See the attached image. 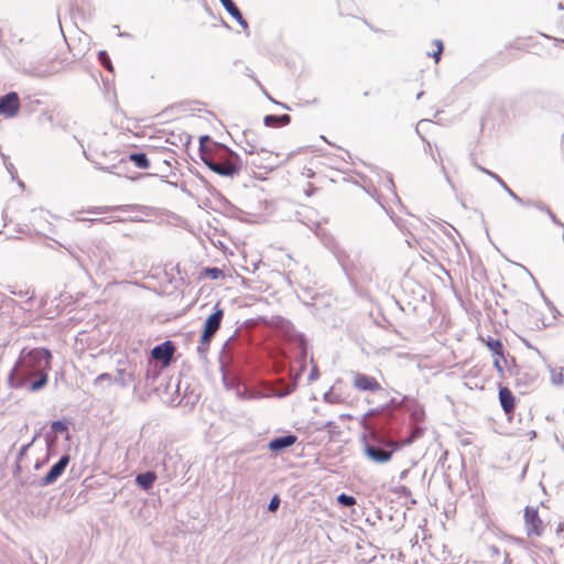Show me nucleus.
Here are the masks:
<instances>
[{
    "instance_id": "f257e3e1",
    "label": "nucleus",
    "mask_w": 564,
    "mask_h": 564,
    "mask_svg": "<svg viewBox=\"0 0 564 564\" xmlns=\"http://www.w3.org/2000/svg\"><path fill=\"white\" fill-rule=\"evenodd\" d=\"M52 354L46 348L23 349L10 371L8 382L13 389L22 388L29 379L36 377L30 384L31 391H37L47 383V369L51 368Z\"/></svg>"
},
{
    "instance_id": "f03ea898",
    "label": "nucleus",
    "mask_w": 564,
    "mask_h": 564,
    "mask_svg": "<svg viewBox=\"0 0 564 564\" xmlns=\"http://www.w3.org/2000/svg\"><path fill=\"white\" fill-rule=\"evenodd\" d=\"M524 529L529 539H535L543 535L550 520L545 521L540 514L536 508L525 507L524 509Z\"/></svg>"
},
{
    "instance_id": "7ed1b4c3",
    "label": "nucleus",
    "mask_w": 564,
    "mask_h": 564,
    "mask_svg": "<svg viewBox=\"0 0 564 564\" xmlns=\"http://www.w3.org/2000/svg\"><path fill=\"white\" fill-rule=\"evenodd\" d=\"M224 314V310L219 306V303H217L215 305L214 313L209 315L205 321L203 333L199 340L200 346H209L210 340L213 339L217 330L220 328Z\"/></svg>"
},
{
    "instance_id": "20e7f679",
    "label": "nucleus",
    "mask_w": 564,
    "mask_h": 564,
    "mask_svg": "<svg viewBox=\"0 0 564 564\" xmlns=\"http://www.w3.org/2000/svg\"><path fill=\"white\" fill-rule=\"evenodd\" d=\"M484 343L491 352L494 368L500 376H503L507 361L502 341L500 339L489 337L484 340Z\"/></svg>"
},
{
    "instance_id": "39448f33",
    "label": "nucleus",
    "mask_w": 564,
    "mask_h": 564,
    "mask_svg": "<svg viewBox=\"0 0 564 564\" xmlns=\"http://www.w3.org/2000/svg\"><path fill=\"white\" fill-rule=\"evenodd\" d=\"M299 444V438L294 434H284L272 438L268 443V448L272 454L280 455L285 453L290 447Z\"/></svg>"
},
{
    "instance_id": "423d86ee",
    "label": "nucleus",
    "mask_w": 564,
    "mask_h": 564,
    "mask_svg": "<svg viewBox=\"0 0 564 564\" xmlns=\"http://www.w3.org/2000/svg\"><path fill=\"white\" fill-rule=\"evenodd\" d=\"M352 387L359 391L377 392L381 390V384L375 377L361 372L354 373Z\"/></svg>"
},
{
    "instance_id": "0eeeda50",
    "label": "nucleus",
    "mask_w": 564,
    "mask_h": 564,
    "mask_svg": "<svg viewBox=\"0 0 564 564\" xmlns=\"http://www.w3.org/2000/svg\"><path fill=\"white\" fill-rule=\"evenodd\" d=\"M20 110V98L17 93H9L0 97V115L12 118Z\"/></svg>"
},
{
    "instance_id": "6e6552de",
    "label": "nucleus",
    "mask_w": 564,
    "mask_h": 564,
    "mask_svg": "<svg viewBox=\"0 0 564 564\" xmlns=\"http://www.w3.org/2000/svg\"><path fill=\"white\" fill-rule=\"evenodd\" d=\"M175 352V347L172 344V341L166 340L162 343L161 345L155 346L152 351L151 356L153 359L162 361L164 366H169L173 355Z\"/></svg>"
},
{
    "instance_id": "1a4fd4ad",
    "label": "nucleus",
    "mask_w": 564,
    "mask_h": 564,
    "mask_svg": "<svg viewBox=\"0 0 564 564\" xmlns=\"http://www.w3.org/2000/svg\"><path fill=\"white\" fill-rule=\"evenodd\" d=\"M207 166L214 171L215 173L223 176H232L238 173L239 169L235 163L229 160L225 161H215V160H205Z\"/></svg>"
},
{
    "instance_id": "9d476101",
    "label": "nucleus",
    "mask_w": 564,
    "mask_h": 564,
    "mask_svg": "<svg viewBox=\"0 0 564 564\" xmlns=\"http://www.w3.org/2000/svg\"><path fill=\"white\" fill-rule=\"evenodd\" d=\"M499 402L507 415L513 414L516 410V397L508 387L499 388Z\"/></svg>"
},
{
    "instance_id": "9b49d317",
    "label": "nucleus",
    "mask_w": 564,
    "mask_h": 564,
    "mask_svg": "<svg viewBox=\"0 0 564 564\" xmlns=\"http://www.w3.org/2000/svg\"><path fill=\"white\" fill-rule=\"evenodd\" d=\"M264 156L270 160L272 159V154L268 151H261L259 153H257L252 159H251V164L252 166H254L256 169L258 170H262L263 173H267L269 171H272L273 167H274V163L273 162H269V163H265V161H263Z\"/></svg>"
},
{
    "instance_id": "f8f14e48",
    "label": "nucleus",
    "mask_w": 564,
    "mask_h": 564,
    "mask_svg": "<svg viewBox=\"0 0 564 564\" xmlns=\"http://www.w3.org/2000/svg\"><path fill=\"white\" fill-rule=\"evenodd\" d=\"M69 460H57L43 479L44 485L54 482L65 470Z\"/></svg>"
},
{
    "instance_id": "ddd939ff",
    "label": "nucleus",
    "mask_w": 564,
    "mask_h": 564,
    "mask_svg": "<svg viewBox=\"0 0 564 564\" xmlns=\"http://www.w3.org/2000/svg\"><path fill=\"white\" fill-rule=\"evenodd\" d=\"M221 2V4L225 7V9L227 10V12L239 23L241 24L242 26L247 28L248 26V23L247 21L243 19L241 12L239 11V9L236 7V4L232 2V0H219Z\"/></svg>"
},
{
    "instance_id": "4468645a",
    "label": "nucleus",
    "mask_w": 564,
    "mask_h": 564,
    "mask_svg": "<svg viewBox=\"0 0 564 564\" xmlns=\"http://www.w3.org/2000/svg\"><path fill=\"white\" fill-rule=\"evenodd\" d=\"M264 124L267 127H283L291 122V117L289 115H281V116H274V115H268L264 117Z\"/></svg>"
},
{
    "instance_id": "2eb2a0df",
    "label": "nucleus",
    "mask_w": 564,
    "mask_h": 564,
    "mask_svg": "<svg viewBox=\"0 0 564 564\" xmlns=\"http://www.w3.org/2000/svg\"><path fill=\"white\" fill-rule=\"evenodd\" d=\"M156 479V475L153 471H147L139 474L135 478L137 484L144 490L150 489Z\"/></svg>"
},
{
    "instance_id": "dca6fc26",
    "label": "nucleus",
    "mask_w": 564,
    "mask_h": 564,
    "mask_svg": "<svg viewBox=\"0 0 564 564\" xmlns=\"http://www.w3.org/2000/svg\"><path fill=\"white\" fill-rule=\"evenodd\" d=\"M129 160L139 169L147 170L150 167V161L144 153H132L129 155Z\"/></svg>"
},
{
    "instance_id": "f3484780",
    "label": "nucleus",
    "mask_w": 564,
    "mask_h": 564,
    "mask_svg": "<svg viewBox=\"0 0 564 564\" xmlns=\"http://www.w3.org/2000/svg\"><path fill=\"white\" fill-rule=\"evenodd\" d=\"M433 50L429 52L427 55L431 56L434 62L437 64L441 61V55L444 51V45L441 40H434L432 42Z\"/></svg>"
},
{
    "instance_id": "a211bd4d",
    "label": "nucleus",
    "mask_w": 564,
    "mask_h": 564,
    "mask_svg": "<svg viewBox=\"0 0 564 564\" xmlns=\"http://www.w3.org/2000/svg\"><path fill=\"white\" fill-rule=\"evenodd\" d=\"M367 453L371 458H380V459L390 458V455H391L390 452H387L380 447H373V446H368Z\"/></svg>"
},
{
    "instance_id": "6ab92c4d",
    "label": "nucleus",
    "mask_w": 564,
    "mask_h": 564,
    "mask_svg": "<svg viewBox=\"0 0 564 564\" xmlns=\"http://www.w3.org/2000/svg\"><path fill=\"white\" fill-rule=\"evenodd\" d=\"M98 61L110 73L113 72V65H112L111 59H110V57H109V55L107 54L106 51H100L98 53Z\"/></svg>"
},
{
    "instance_id": "aec40b11",
    "label": "nucleus",
    "mask_w": 564,
    "mask_h": 564,
    "mask_svg": "<svg viewBox=\"0 0 564 564\" xmlns=\"http://www.w3.org/2000/svg\"><path fill=\"white\" fill-rule=\"evenodd\" d=\"M68 424L69 423L67 421H55L52 423L51 429L55 434H64L68 431Z\"/></svg>"
},
{
    "instance_id": "412c9836",
    "label": "nucleus",
    "mask_w": 564,
    "mask_h": 564,
    "mask_svg": "<svg viewBox=\"0 0 564 564\" xmlns=\"http://www.w3.org/2000/svg\"><path fill=\"white\" fill-rule=\"evenodd\" d=\"M338 503L345 506V507H352L356 505V499L352 496H348L346 494H340L337 497Z\"/></svg>"
},
{
    "instance_id": "4be33fe9",
    "label": "nucleus",
    "mask_w": 564,
    "mask_h": 564,
    "mask_svg": "<svg viewBox=\"0 0 564 564\" xmlns=\"http://www.w3.org/2000/svg\"><path fill=\"white\" fill-rule=\"evenodd\" d=\"M204 274L213 280L224 278V272L218 268H206Z\"/></svg>"
},
{
    "instance_id": "5701e85b",
    "label": "nucleus",
    "mask_w": 564,
    "mask_h": 564,
    "mask_svg": "<svg viewBox=\"0 0 564 564\" xmlns=\"http://www.w3.org/2000/svg\"><path fill=\"white\" fill-rule=\"evenodd\" d=\"M102 381H107L108 383H111V382H112V376H111L110 373H107V372L101 373V375H99V376L95 379L94 383H95V384H98V383H100V382H102Z\"/></svg>"
},
{
    "instance_id": "b1692460",
    "label": "nucleus",
    "mask_w": 564,
    "mask_h": 564,
    "mask_svg": "<svg viewBox=\"0 0 564 564\" xmlns=\"http://www.w3.org/2000/svg\"><path fill=\"white\" fill-rule=\"evenodd\" d=\"M412 416L416 422H421L424 419V410L422 408H416L412 412Z\"/></svg>"
},
{
    "instance_id": "393cba45",
    "label": "nucleus",
    "mask_w": 564,
    "mask_h": 564,
    "mask_svg": "<svg viewBox=\"0 0 564 564\" xmlns=\"http://www.w3.org/2000/svg\"><path fill=\"white\" fill-rule=\"evenodd\" d=\"M279 506H280V498L278 496H274L269 503V510L271 512H274L279 508Z\"/></svg>"
},
{
    "instance_id": "a878e982",
    "label": "nucleus",
    "mask_w": 564,
    "mask_h": 564,
    "mask_svg": "<svg viewBox=\"0 0 564 564\" xmlns=\"http://www.w3.org/2000/svg\"><path fill=\"white\" fill-rule=\"evenodd\" d=\"M530 44L528 42H523L521 40H518L514 44L516 48H528Z\"/></svg>"
},
{
    "instance_id": "bb28decb",
    "label": "nucleus",
    "mask_w": 564,
    "mask_h": 564,
    "mask_svg": "<svg viewBox=\"0 0 564 564\" xmlns=\"http://www.w3.org/2000/svg\"><path fill=\"white\" fill-rule=\"evenodd\" d=\"M563 531H564V522L558 520L557 525H556V534L560 535L563 533Z\"/></svg>"
},
{
    "instance_id": "cd10ccee",
    "label": "nucleus",
    "mask_w": 564,
    "mask_h": 564,
    "mask_svg": "<svg viewBox=\"0 0 564 564\" xmlns=\"http://www.w3.org/2000/svg\"><path fill=\"white\" fill-rule=\"evenodd\" d=\"M118 373L120 376H127L129 379H132V375L131 373H127L126 370H118Z\"/></svg>"
},
{
    "instance_id": "c85d7f7f",
    "label": "nucleus",
    "mask_w": 564,
    "mask_h": 564,
    "mask_svg": "<svg viewBox=\"0 0 564 564\" xmlns=\"http://www.w3.org/2000/svg\"><path fill=\"white\" fill-rule=\"evenodd\" d=\"M398 492H400V494L408 492V489L404 486H400L398 489Z\"/></svg>"
},
{
    "instance_id": "c756f323",
    "label": "nucleus",
    "mask_w": 564,
    "mask_h": 564,
    "mask_svg": "<svg viewBox=\"0 0 564 564\" xmlns=\"http://www.w3.org/2000/svg\"><path fill=\"white\" fill-rule=\"evenodd\" d=\"M529 436H530V440H533V438L536 436V434H535V432H534V431H531V432L529 433Z\"/></svg>"
},
{
    "instance_id": "7c9ffc66",
    "label": "nucleus",
    "mask_w": 564,
    "mask_h": 564,
    "mask_svg": "<svg viewBox=\"0 0 564 564\" xmlns=\"http://www.w3.org/2000/svg\"><path fill=\"white\" fill-rule=\"evenodd\" d=\"M65 67H66V64L62 61V62L59 63V67H58V69H65Z\"/></svg>"
},
{
    "instance_id": "2f4dec72",
    "label": "nucleus",
    "mask_w": 564,
    "mask_h": 564,
    "mask_svg": "<svg viewBox=\"0 0 564 564\" xmlns=\"http://www.w3.org/2000/svg\"><path fill=\"white\" fill-rule=\"evenodd\" d=\"M546 212L550 216L554 217L553 214L551 213V210L549 208H546Z\"/></svg>"
},
{
    "instance_id": "473e14b6",
    "label": "nucleus",
    "mask_w": 564,
    "mask_h": 564,
    "mask_svg": "<svg viewBox=\"0 0 564 564\" xmlns=\"http://www.w3.org/2000/svg\"><path fill=\"white\" fill-rule=\"evenodd\" d=\"M555 41H556V42H561V43H563V44H564V39H561V40L555 39Z\"/></svg>"
},
{
    "instance_id": "72a5a7b5",
    "label": "nucleus",
    "mask_w": 564,
    "mask_h": 564,
    "mask_svg": "<svg viewBox=\"0 0 564 564\" xmlns=\"http://www.w3.org/2000/svg\"><path fill=\"white\" fill-rule=\"evenodd\" d=\"M61 458L66 459L69 458L68 455H63Z\"/></svg>"
},
{
    "instance_id": "f704fd0d",
    "label": "nucleus",
    "mask_w": 564,
    "mask_h": 564,
    "mask_svg": "<svg viewBox=\"0 0 564 564\" xmlns=\"http://www.w3.org/2000/svg\"><path fill=\"white\" fill-rule=\"evenodd\" d=\"M40 466H41V465H40V463H36V464H35V468H36V469H39V468H40Z\"/></svg>"
}]
</instances>
